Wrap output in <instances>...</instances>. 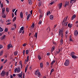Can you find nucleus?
<instances>
[{"label":"nucleus","instance_id":"obj_35","mask_svg":"<svg viewBox=\"0 0 78 78\" xmlns=\"http://www.w3.org/2000/svg\"><path fill=\"white\" fill-rule=\"evenodd\" d=\"M3 31V29H2V28H1V27H0V32H2Z\"/></svg>","mask_w":78,"mask_h":78},{"label":"nucleus","instance_id":"obj_10","mask_svg":"<svg viewBox=\"0 0 78 78\" xmlns=\"http://www.w3.org/2000/svg\"><path fill=\"white\" fill-rule=\"evenodd\" d=\"M71 57H72V58H73V59H76V58H77V56L74 55H72Z\"/></svg>","mask_w":78,"mask_h":78},{"label":"nucleus","instance_id":"obj_7","mask_svg":"<svg viewBox=\"0 0 78 78\" xmlns=\"http://www.w3.org/2000/svg\"><path fill=\"white\" fill-rule=\"evenodd\" d=\"M23 75V73L22 72V71L21 73H19L17 75V76H19V78L20 77L22 78V76Z\"/></svg>","mask_w":78,"mask_h":78},{"label":"nucleus","instance_id":"obj_33","mask_svg":"<svg viewBox=\"0 0 78 78\" xmlns=\"http://www.w3.org/2000/svg\"><path fill=\"white\" fill-rule=\"evenodd\" d=\"M60 32H61V33H63V28L61 29V30H60Z\"/></svg>","mask_w":78,"mask_h":78},{"label":"nucleus","instance_id":"obj_61","mask_svg":"<svg viewBox=\"0 0 78 78\" xmlns=\"http://www.w3.org/2000/svg\"><path fill=\"white\" fill-rule=\"evenodd\" d=\"M22 30H20L19 31V33H22Z\"/></svg>","mask_w":78,"mask_h":78},{"label":"nucleus","instance_id":"obj_4","mask_svg":"<svg viewBox=\"0 0 78 78\" xmlns=\"http://www.w3.org/2000/svg\"><path fill=\"white\" fill-rule=\"evenodd\" d=\"M39 12L41 14L40 15V18H41V17L42 18L43 17V13H42V12L41 10L40 9Z\"/></svg>","mask_w":78,"mask_h":78},{"label":"nucleus","instance_id":"obj_42","mask_svg":"<svg viewBox=\"0 0 78 78\" xmlns=\"http://www.w3.org/2000/svg\"><path fill=\"white\" fill-rule=\"evenodd\" d=\"M3 48V45L0 44V49H1V48Z\"/></svg>","mask_w":78,"mask_h":78},{"label":"nucleus","instance_id":"obj_2","mask_svg":"<svg viewBox=\"0 0 78 78\" xmlns=\"http://www.w3.org/2000/svg\"><path fill=\"white\" fill-rule=\"evenodd\" d=\"M70 61L69 60L67 59L66 60L64 64L65 66H68L69 65V63Z\"/></svg>","mask_w":78,"mask_h":78},{"label":"nucleus","instance_id":"obj_63","mask_svg":"<svg viewBox=\"0 0 78 78\" xmlns=\"http://www.w3.org/2000/svg\"><path fill=\"white\" fill-rule=\"evenodd\" d=\"M47 56H49V55H50V53H48L47 54Z\"/></svg>","mask_w":78,"mask_h":78},{"label":"nucleus","instance_id":"obj_6","mask_svg":"<svg viewBox=\"0 0 78 78\" xmlns=\"http://www.w3.org/2000/svg\"><path fill=\"white\" fill-rule=\"evenodd\" d=\"M74 35L75 36H77L78 34V32L77 30H76L74 32Z\"/></svg>","mask_w":78,"mask_h":78},{"label":"nucleus","instance_id":"obj_13","mask_svg":"<svg viewBox=\"0 0 78 78\" xmlns=\"http://www.w3.org/2000/svg\"><path fill=\"white\" fill-rule=\"evenodd\" d=\"M20 68L19 67H18V69L17 68V73H19L20 72Z\"/></svg>","mask_w":78,"mask_h":78},{"label":"nucleus","instance_id":"obj_3","mask_svg":"<svg viewBox=\"0 0 78 78\" xmlns=\"http://www.w3.org/2000/svg\"><path fill=\"white\" fill-rule=\"evenodd\" d=\"M39 69H37L35 72L34 73L35 75H37L38 74L37 76H38V77H39Z\"/></svg>","mask_w":78,"mask_h":78},{"label":"nucleus","instance_id":"obj_44","mask_svg":"<svg viewBox=\"0 0 78 78\" xmlns=\"http://www.w3.org/2000/svg\"><path fill=\"white\" fill-rule=\"evenodd\" d=\"M2 17H3V18H6V15H3L2 16Z\"/></svg>","mask_w":78,"mask_h":78},{"label":"nucleus","instance_id":"obj_38","mask_svg":"<svg viewBox=\"0 0 78 78\" xmlns=\"http://www.w3.org/2000/svg\"><path fill=\"white\" fill-rule=\"evenodd\" d=\"M8 31V29L7 28H6L5 29V32H7V31Z\"/></svg>","mask_w":78,"mask_h":78},{"label":"nucleus","instance_id":"obj_50","mask_svg":"<svg viewBox=\"0 0 78 78\" xmlns=\"http://www.w3.org/2000/svg\"><path fill=\"white\" fill-rule=\"evenodd\" d=\"M1 8H3V5L2 3H1Z\"/></svg>","mask_w":78,"mask_h":78},{"label":"nucleus","instance_id":"obj_8","mask_svg":"<svg viewBox=\"0 0 78 78\" xmlns=\"http://www.w3.org/2000/svg\"><path fill=\"white\" fill-rule=\"evenodd\" d=\"M67 18H68V16H67L66 17H65L64 20H63V21L62 22H67Z\"/></svg>","mask_w":78,"mask_h":78},{"label":"nucleus","instance_id":"obj_39","mask_svg":"<svg viewBox=\"0 0 78 78\" xmlns=\"http://www.w3.org/2000/svg\"><path fill=\"white\" fill-rule=\"evenodd\" d=\"M56 25H54V28L52 29V30H55V28H56Z\"/></svg>","mask_w":78,"mask_h":78},{"label":"nucleus","instance_id":"obj_17","mask_svg":"<svg viewBox=\"0 0 78 78\" xmlns=\"http://www.w3.org/2000/svg\"><path fill=\"white\" fill-rule=\"evenodd\" d=\"M50 19H51V20H53V16L51 15L50 16Z\"/></svg>","mask_w":78,"mask_h":78},{"label":"nucleus","instance_id":"obj_56","mask_svg":"<svg viewBox=\"0 0 78 78\" xmlns=\"http://www.w3.org/2000/svg\"><path fill=\"white\" fill-rule=\"evenodd\" d=\"M23 47H25L26 46V44L24 43V44H23Z\"/></svg>","mask_w":78,"mask_h":78},{"label":"nucleus","instance_id":"obj_46","mask_svg":"<svg viewBox=\"0 0 78 78\" xmlns=\"http://www.w3.org/2000/svg\"><path fill=\"white\" fill-rule=\"evenodd\" d=\"M39 3V6H41V5H42V3L41 2H40Z\"/></svg>","mask_w":78,"mask_h":78},{"label":"nucleus","instance_id":"obj_23","mask_svg":"<svg viewBox=\"0 0 78 78\" xmlns=\"http://www.w3.org/2000/svg\"><path fill=\"white\" fill-rule=\"evenodd\" d=\"M28 66H27L25 68V73H26V72H27V69H28Z\"/></svg>","mask_w":78,"mask_h":78},{"label":"nucleus","instance_id":"obj_21","mask_svg":"<svg viewBox=\"0 0 78 78\" xmlns=\"http://www.w3.org/2000/svg\"><path fill=\"white\" fill-rule=\"evenodd\" d=\"M76 17V15H74L72 17V20H73V19H75Z\"/></svg>","mask_w":78,"mask_h":78},{"label":"nucleus","instance_id":"obj_14","mask_svg":"<svg viewBox=\"0 0 78 78\" xmlns=\"http://www.w3.org/2000/svg\"><path fill=\"white\" fill-rule=\"evenodd\" d=\"M65 4L64 7H66V6H68V5H69V2H66Z\"/></svg>","mask_w":78,"mask_h":78},{"label":"nucleus","instance_id":"obj_51","mask_svg":"<svg viewBox=\"0 0 78 78\" xmlns=\"http://www.w3.org/2000/svg\"><path fill=\"white\" fill-rule=\"evenodd\" d=\"M28 12H26V16H28Z\"/></svg>","mask_w":78,"mask_h":78},{"label":"nucleus","instance_id":"obj_12","mask_svg":"<svg viewBox=\"0 0 78 78\" xmlns=\"http://www.w3.org/2000/svg\"><path fill=\"white\" fill-rule=\"evenodd\" d=\"M73 25L72 24H70V23H69L68 24V27H69L70 28H72V27Z\"/></svg>","mask_w":78,"mask_h":78},{"label":"nucleus","instance_id":"obj_30","mask_svg":"<svg viewBox=\"0 0 78 78\" xmlns=\"http://www.w3.org/2000/svg\"><path fill=\"white\" fill-rule=\"evenodd\" d=\"M56 62V61L55 60H53L52 62H51V64H54V63Z\"/></svg>","mask_w":78,"mask_h":78},{"label":"nucleus","instance_id":"obj_1","mask_svg":"<svg viewBox=\"0 0 78 78\" xmlns=\"http://www.w3.org/2000/svg\"><path fill=\"white\" fill-rule=\"evenodd\" d=\"M5 75L8 76V72H5V70H2L1 73V76H5Z\"/></svg>","mask_w":78,"mask_h":78},{"label":"nucleus","instance_id":"obj_11","mask_svg":"<svg viewBox=\"0 0 78 78\" xmlns=\"http://www.w3.org/2000/svg\"><path fill=\"white\" fill-rule=\"evenodd\" d=\"M28 2L29 5H32V1L31 0H28Z\"/></svg>","mask_w":78,"mask_h":78},{"label":"nucleus","instance_id":"obj_9","mask_svg":"<svg viewBox=\"0 0 78 78\" xmlns=\"http://www.w3.org/2000/svg\"><path fill=\"white\" fill-rule=\"evenodd\" d=\"M28 61H29V56H27V59L25 60V62H28Z\"/></svg>","mask_w":78,"mask_h":78},{"label":"nucleus","instance_id":"obj_29","mask_svg":"<svg viewBox=\"0 0 78 78\" xmlns=\"http://www.w3.org/2000/svg\"><path fill=\"white\" fill-rule=\"evenodd\" d=\"M6 11H7V12H9V8H6Z\"/></svg>","mask_w":78,"mask_h":78},{"label":"nucleus","instance_id":"obj_5","mask_svg":"<svg viewBox=\"0 0 78 78\" xmlns=\"http://www.w3.org/2000/svg\"><path fill=\"white\" fill-rule=\"evenodd\" d=\"M62 3L58 4V6L59 9H60L61 8V7H62Z\"/></svg>","mask_w":78,"mask_h":78},{"label":"nucleus","instance_id":"obj_28","mask_svg":"<svg viewBox=\"0 0 78 78\" xmlns=\"http://www.w3.org/2000/svg\"><path fill=\"white\" fill-rule=\"evenodd\" d=\"M34 37L37 38V33H36L34 35Z\"/></svg>","mask_w":78,"mask_h":78},{"label":"nucleus","instance_id":"obj_15","mask_svg":"<svg viewBox=\"0 0 78 78\" xmlns=\"http://www.w3.org/2000/svg\"><path fill=\"white\" fill-rule=\"evenodd\" d=\"M20 18H21V19H23V13H22V12H21L20 13Z\"/></svg>","mask_w":78,"mask_h":78},{"label":"nucleus","instance_id":"obj_18","mask_svg":"<svg viewBox=\"0 0 78 78\" xmlns=\"http://www.w3.org/2000/svg\"><path fill=\"white\" fill-rule=\"evenodd\" d=\"M74 55H75V52H71L70 55L71 56H72Z\"/></svg>","mask_w":78,"mask_h":78},{"label":"nucleus","instance_id":"obj_48","mask_svg":"<svg viewBox=\"0 0 78 78\" xmlns=\"http://www.w3.org/2000/svg\"><path fill=\"white\" fill-rule=\"evenodd\" d=\"M46 65L47 66H49V63L48 62H47Z\"/></svg>","mask_w":78,"mask_h":78},{"label":"nucleus","instance_id":"obj_27","mask_svg":"<svg viewBox=\"0 0 78 78\" xmlns=\"http://www.w3.org/2000/svg\"><path fill=\"white\" fill-rule=\"evenodd\" d=\"M29 53V51L28 50H27L26 51V55H28V53Z\"/></svg>","mask_w":78,"mask_h":78},{"label":"nucleus","instance_id":"obj_22","mask_svg":"<svg viewBox=\"0 0 78 78\" xmlns=\"http://www.w3.org/2000/svg\"><path fill=\"white\" fill-rule=\"evenodd\" d=\"M55 46H52V48H51V51H54V50H55Z\"/></svg>","mask_w":78,"mask_h":78},{"label":"nucleus","instance_id":"obj_40","mask_svg":"<svg viewBox=\"0 0 78 78\" xmlns=\"http://www.w3.org/2000/svg\"><path fill=\"white\" fill-rule=\"evenodd\" d=\"M70 3L72 5H73V3H74V1H70Z\"/></svg>","mask_w":78,"mask_h":78},{"label":"nucleus","instance_id":"obj_54","mask_svg":"<svg viewBox=\"0 0 78 78\" xmlns=\"http://www.w3.org/2000/svg\"><path fill=\"white\" fill-rule=\"evenodd\" d=\"M42 76V75H41V73H39V77H41Z\"/></svg>","mask_w":78,"mask_h":78},{"label":"nucleus","instance_id":"obj_16","mask_svg":"<svg viewBox=\"0 0 78 78\" xmlns=\"http://www.w3.org/2000/svg\"><path fill=\"white\" fill-rule=\"evenodd\" d=\"M7 48L8 50H9V49H10V48H11V44H8L7 46Z\"/></svg>","mask_w":78,"mask_h":78},{"label":"nucleus","instance_id":"obj_32","mask_svg":"<svg viewBox=\"0 0 78 78\" xmlns=\"http://www.w3.org/2000/svg\"><path fill=\"white\" fill-rule=\"evenodd\" d=\"M50 14V11H48V12H47L46 15L47 16H48V15H49V14Z\"/></svg>","mask_w":78,"mask_h":78},{"label":"nucleus","instance_id":"obj_53","mask_svg":"<svg viewBox=\"0 0 78 78\" xmlns=\"http://www.w3.org/2000/svg\"><path fill=\"white\" fill-rule=\"evenodd\" d=\"M51 72H54V69H52L51 71Z\"/></svg>","mask_w":78,"mask_h":78},{"label":"nucleus","instance_id":"obj_19","mask_svg":"<svg viewBox=\"0 0 78 78\" xmlns=\"http://www.w3.org/2000/svg\"><path fill=\"white\" fill-rule=\"evenodd\" d=\"M60 42V44L61 45H62V44H63V39H62V38H61V39Z\"/></svg>","mask_w":78,"mask_h":78},{"label":"nucleus","instance_id":"obj_58","mask_svg":"<svg viewBox=\"0 0 78 78\" xmlns=\"http://www.w3.org/2000/svg\"><path fill=\"white\" fill-rule=\"evenodd\" d=\"M68 33H69V31H67L65 33L67 34H68Z\"/></svg>","mask_w":78,"mask_h":78},{"label":"nucleus","instance_id":"obj_59","mask_svg":"<svg viewBox=\"0 0 78 78\" xmlns=\"http://www.w3.org/2000/svg\"><path fill=\"white\" fill-rule=\"evenodd\" d=\"M53 3H54V2H51L50 4V5H53Z\"/></svg>","mask_w":78,"mask_h":78},{"label":"nucleus","instance_id":"obj_26","mask_svg":"<svg viewBox=\"0 0 78 78\" xmlns=\"http://www.w3.org/2000/svg\"><path fill=\"white\" fill-rule=\"evenodd\" d=\"M31 27L32 28H34V23H33Z\"/></svg>","mask_w":78,"mask_h":78},{"label":"nucleus","instance_id":"obj_37","mask_svg":"<svg viewBox=\"0 0 78 78\" xmlns=\"http://www.w3.org/2000/svg\"><path fill=\"white\" fill-rule=\"evenodd\" d=\"M16 17H15L13 19V22H14V21L16 20Z\"/></svg>","mask_w":78,"mask_h":78},{"label":"nucleus","instance_id":"obj_45","mask_svg":"<svg viewBox=\"0 0 78 78\" xmlns=\"http://www.w3.org/2000/svg\"><path fill=\"white\" fill-rule=\"evenodd\" d=\"M20 64H21V68H22V61H20Z\"/></svg>","mask_w":78,"mask_h":78},{"label":"nucleus","instance_id":"obj_25","mask_svg":"<svg viewBox=\"0 0 78 78\" xmlns=\"http://www.w3.org/2000/svg\"><path fill=\"white\" fill-rule=\"evenodd\" d=\"M5 8H3L2 9V14H3L4 12H5Z\"/></svg>","mask_w":78,"mask_h":78},{"label":"nucleus","instance_id":"obj_62","mask_svg":"<svg viewBox=\"0 0 78 78\" xmlns=\"http://www.w3.org/2000/svg\"><path fill=\"white\" fill-rule=\"evenodd\" d=\"M5 1L6 2H7V3L9 4V1L8 0H5Z\"/></svg>","mask_w":78,"mask_h":78},{"label":"nucleus","instance_id":"obj_47","mask_svg":"<svg viewBox=\"0 0 78 78\" xmlns=\"http://www.w3.org/2000/svg\"><path fill=\"white\" fill-rule=\"evenodd\" d=\"M42 21L41 20H40L39 21V24H41L42 23Z\"/></svg>","mask_w":78,"mask_h":78},{"label":"nucleus","instance_id":"obj_49","mask_svg":"<svg viewBox=\"0 0 78 78\" xmlns=\"http://www.w3.org/2000/svg\"><path fill=\"white\" fill-rule=\"evenodd\" d=\"M14 13H12V18L14 17Z\"/></svg>","mask_w":78,"mask_h":78},{"label":"nucleus","instance_id":"obj_64","mask_svg":"<svg viewBox=\"0 0 78 78\" xmlns=\"http://www.w3.org/2000/svg\"><path fill=\"white\" fill-rule=\"evenodd\" d=\"M59 35L61 36V32L60 31L59 32Z\"/></svg>","mask_w":78,"mask_h":78},{"label":"nucleus","instance_id":"obj_34","mask_svg":"<svg viewBox=\"0 0 78 78\" xmlns=\"http://www.w3.org/2000/svg\"><path fill=\"white\" fill-rule=\"evenodd\" d=\"M5 37H6V36H5V35H4V36L1 37V39H5Z\"/></svg>","mask_w":78,"mask_h":78},{"label":"nucleus","instance_id":"obj_43","mask_svg":"<svg viewBox=\"0 0 78 78\" xmlns=\"http://www.w3.org/2000/svg\"><path fill=\"white\" fill-rule=\"evenodd\" d=\"M8 61V60H5V61H4V64H5V63H6V62Z\"/></svg>","mask_w":78,"mask_h":78},{"label":"nucleus","instance_id":"obj_24","mask_svg":"<svg viewBox=\"0 0 78 78\" xmlns=\"http://www.w3.org/2000/svg\"><path fill=\"white\" fill-rule=\"evenodd\" d=\"M24 29V27H22L20 29V30H21V31H23Z\"/></svg>","mask_w":78,"mask_h":78},{"label":"nucleus","instance_id":"obj_55","mask_svg":"<svg viewBox=\"0 0 78 78\" xmlns=\"http://www.w3.org/2000/svg\"><path fill=\"white\" fill-rule=\"evenodd\" d=\"M10 21V20H8L7 21H6V22H9V21Z\"/></svg>","mask_w":78,"mask_h":78},{"label":"nucleus","instance_id":"obj_20","mask_svg":"<svg viewBox=\"0 0 78 78\" xmlns=\"http://www.w3.org/2000/svg\"><path fill=\"white\" fill-rule=\"evenodd\" d=\"M40 67L41 68H42V67H43V63H40Z\"/></svg>","mask_w":78,"mask_h":78},{"label":"nucleus","instance_id":"obj_60","mask_svg":"<svg viewBox=\"0 0 78 78\" xmlns=\"http://www.w3.org/2000/svg\"><path fill=\"white\" fill-rule=\"evenodd\" d=\"M24 33H25V31L23 30V31L22 32V34H24Z\"/></svg>","mask_w":78,"mask_h":78},{"label":"nucleus","instance_id":"obj_57","mask_svg":"<svg viewBox=\"0 0 78 78\" xmlns=\"http://www.w3.org/2000/svg\"><path fill=\"white\" fill-rule=\"evenodd\" d=\"M30 16H31V14H29L28 15L27 17H30Z\"/></svg>","mask_w":78,"mask_h":78},{"label":"nucleus","instance_id":"obj_41","mask_svg":"<svg viewBox=\"0 0 78 78\" xmlns=\"http://www.w3.org/2000/svg\"><path fill=\"white\" fill-rule=\"evenodd\" d=\"M25 50H23V53L24 56H25Z\"/></svg>","mask_w":78,"mask_h":78},{"label":"nucleus","instance_id":"obj_36","mask_svg":"<svg viewBox=\"0 0 78 78\" xmlns=\"http://www.w3.org/2000/svg\"><path fill=\"white\" fill-rule=\"evenodd\" d=\"M17 68H16L14 69V72L15 73H16L17 72Z\"/></svg>","mask_w":78,"mask_h":78},{"label":"nucleus","instance_id":"obj_52","mask_svg":"<svg viewBox=\"0 0 78 78\" xmlns=\"http://www.w3.org/2000/svg\"><path fill=\"white\" fill-rule=\"evenodd\" d=\"M2 68H3V66H1L0 68V70H2Z\"/></svg>","mask_w":78,"mask_h":78},{"label":"nucleus","instance_id":"obj_31","mask_svg":"<svg viewBox=\"0 0 78 78\" xmlns=\"http://www.w3.org/2000/svg\"><path fill=\"white\" fill-rule=\"evenodd\" d=\"M17 53H18V52H17V51L16 52H15L14 53V55H15V56H16V55H17Z\"/></svg>","mask_w":78,"mask_h":78}]
</instances>
